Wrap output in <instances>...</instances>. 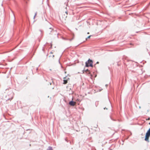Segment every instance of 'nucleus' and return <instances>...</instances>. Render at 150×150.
<instances>
[{"instance_id":"1a4fd4ad","label":"nucleus","mask_w":150,"mask_h":150,"mask_svg":"<svg viewBox=\"0 0 150 150\" xmlns=\"http://www.w3.org/2000/svg\"><path fill=\"white\" fill-rule=\"evenodd\" d=\"M85 72L86 73H87V74H90V71H89V70H88V69H87V70H86L85 71Z\"/></svg>"},{"instance_id":"9d476101","label":"nucleus","mask_w":150,"mask_h":150,"mask_svg":"<svg viewBox=\"0 0 150 150\" xmlns=\"http://www.w3.org/2000/svg\"><path fill=\"white\" fill-rule=\"evenodd\" d=\"M48 150H52V149L50 147L49 148Z\"/></svg>"},{"instance_id":"423d86ee","label":"nucleus","mask_w":150,"mask_h":150,"mask_svg":"<svg viewBox=\"0 0 150 150\" xmlns=\"http://www.w3.org/2000/svg\"><path fill=\"white\" fill-rule=\"evenodd\" d=\"M47 31L49 34H50V32L53 31V29L52 28H50L47 29Z\"/></svg>"},{"instance_id":"6e6552de","label":"nucleus","mask_w":150,"mask_h":150,"mask_svg":"<svg viewBox=\"0 0 150 150\" xmlns=\"http://www.w3.org/2000/svg\"><path fill=\"white\" fill-rule=\"evenodd\" d=\"M10 95L11 96V97L10 98H8V100H11L13 98V95H12V94H10Z\"/></svg>"},{"instance_id":"ddd939ff","label":"nucleus","mask_w":150,"mask_h":150,"mask_svg":"<svg viewBox=\"0 0 150 150\" xmlns=\"http://www.w3.org/2000/svg\"><path fill=\"white\" fill-rule=\"evenodd\" d=\"M98 63H99V62H97V63L98 64Z\"/></svg>"},{"instance_id":"0eeeda50","label":"nucleus","mask_w":150,"mask_h":150,"mask_svg":"<svg viewBox=\"0 0 150 150\" xmlns=\"http://www.w3.org/2000/svg\"><path fill=\"white\" fill-rule=\"evenodd\" d=\"M49 57L50 58V59H52V58H53L54 57V55L52 53H51Z\"/></svg>"},{"instance_id":"f8f14e48","label":"nucleus","mask_w":150,"mask_h":150,"mask_svg":"<svg viewBox=\"0 0 150 150\" xmlns=\"http://www.w3.org/2000/svg\"><path fill=\"white\" fill-rule=\"evenodd\" d=\"M147 120H150V118H149L147 119H146Z\"/></svg>"},{"instance_id":"f257e3e1","label":"nucleus","mask_w":150,"mask_h":150,"mask_svg":"<svg viewBox=\"0 0 150 150\" xmlns=\"http://www.w3.org/2000/svg\"><path fill=\"white\" fill-rule=\"evenodd\" d=\"M67 15V12L66 11L62 13L60 16V19L62 22L66 23V19Z\"/></svg>"},{"instance_id":"f03ea898","label":"nucleus","mask_w":150,"mask_h":150,"mask_svg":"<svg viewBox=\"0 0 150 150\" xmlns=\"http://www.w3.org/2000/svg\"><path fill=\"white\" fill-rule=\"evenodd\" d=\"M93 62L92 61L91 59H89L86 63V67H93Z\"/></svg>"},{"instance_id":"39448f33","label":"nucleus","mask_w":150,"mask_h":150,"mask_svg":"<svg viewBox=\"0 0 150 150\" xmlns=\"http://www.w3.org/2000/svg\"><path fill=\"white\" fill-rule=\"evenodd\" d=\"M69 104L71 106H74L76 105V102L71 101L69 103Z\"/></svg>"},{"instance_id":"4468645a","label":"nucleus","mask_w":150,"mask_h":150,"mask_svg":"<svg viewBox=\"0 0 150 150\" xmlns=\"http://www.w3.org/2000/svg\"><path fill=\"white\" fill-rule=\"evenodd\" d=\"M142 135H143V134H142Z\"/></svg>"},{"instance_id":"20e7f679","label":"nucleus","mask_w":150,"mask_h":150,"mask_svg":"<svg viewBox=\"0 0 150 150\" xmlns=\"http://www.w3.org/2000/svg\"><path fill=\"white\" fill-rule=\"evenodd\" d=\"M69 77L66 76L63 78V83L64 84H66L68 82V81L69 80Z\"/></svg>"},{"instance_id":"7ed1b4c3","label":"nucleus","mask_w":150,"mask_h":150,"mask_svg":"<svg viewBox=\"0 0 150 150\" xmlns=\"http://www.w3.org/2000/svg\"><path fill=\"white\" fill-rule=\"evenodd\" d=\"M150 136V128L148 130L146 133L145 140L146 141L149 142V139Z\"/></svg>"},{"instance_id":"9b49d317","label":"nucleus","mask_w":150,"mask_h":150,"mask_svg":"<svg viewBox=\"0 0 150 150\" xmlns=\"http://www.w3.org/2000/svg\"><path fill=\"white\" fill-rule=\"evenodd\" d=\"M91 35H90V36H88V37L87 38H90V37H91Z\"/></svg>"}]
</instances>
